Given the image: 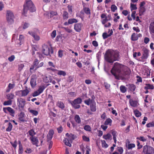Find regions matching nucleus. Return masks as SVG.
<instances>
[{"instance_id": "f257e3e1", "label": "nucleus", "mask_w": 154, "mask_h": 154, "mask_svg": "<svg viewBox=\"0 0 154 154\" xmlns=\"http://www.w3.org/2000/svg\"><path fill=\"white\" fill-rule=\"evenodd\" d=\"M124 66L117 62L114 63L113 67L111 70L112 74L117 79H119L122 77L129 74V70H127L124 73H122Z\"/></svg>"}, {"instance_id": "f03ea898", "label": "nucleus", "mask_w": 154, "mask_h": 154, "mask_svg": "<svg viewBox=\"0 0 154 154\" xmlns=\"http://www.w3.org/2000/svg\"><path fill=\"white\" fill-rule=\"evenodd\" d=\"M119 55L118 51L112 50H108L104 55V58L107 62L112 63L113 62L118 60Z\"/></svg>"}, {"instance_id": "7ed1b4c3", "label": "nucleus", "mask_w": 154, "mask_h": 154, "mask_svg": "<svg viewBox=\"0 0 154 154\" xmlns=\"http://www.w3.org/2000/svg\"><path fill=\"white\" fill-rule=\"evenodd\" d=\"M28 10L32 12H34L36 10V8L31 0H26V3L23 5V14L26 16Z\"/></svg>"}, {"instance_id": "20e7f679", "label": "nucleus", "mask_w": 154, "mask_h": 154, "mask_svg": "<svg viewBox=\"0 0 154 154\" xmlns=\"http://www.w3.org/2000/svg\"><path fill=\"white\" fill-rule=\"evenodd\" d=\"M42 51L44 55L46 56L50 55L51 54H52L53 52L52 48L46 45L42 46Z\"/></svg>"}, {"instance_id": "39448f33", "label": "nucleus", "mask_w": 154, "mask_h": 154, "mask_svg": "<svg viewBox=\"0 0 154 154\" xmlns=\"http://www.w3.org/2000/svg\"><path fill=\"white\" fill-rule=\"evenodd\" d=\"M82 102V100L79 97L75 99L73 101H69V103H70L73 107L75 109H79L80 107L81 106L79 104H80Z\"/></svg>"}, {"instance_id": "423d86ee", "label": "nucleus", "mask_w": 154, "mask_h": 154, "mask_svg": "<svg viewBox=\"0 0 154 154\" xmlns=\"http://www.w3.org/2000/svg\"><path fill=\"white\" fill-rule=\"evenodd\" d=\"M14 17L13 13L10 11H7L6 13V19L7 22L10 24L13 23Z\"/></svg>"}, {"instance_id": "0eeeda50", "label": "nucleus", "mask_w": 154, "mask_h": 154, "mask_svg": "<svg viewBox=\"0 0 154 154\" xmlns=\"http://www.w3.org/2000/svg\"><path fill=\"white\" fill-rule=\"evenodd\" d=\"M143 152L146 154L154 153V148L147 145L143 146Z\"/></svg>"}, {"instance_id": "6e6552de", "label": "nucleus", "mask_w": 154, "mask_h": 154, "mask_svg": "<svg viewBox=\"0 0 154 154\" xmlns=\"http://www.w3.org/2000/svg\"><path fill=\"white\" fill-rule=\"evenodd\" d=\"M37 79V75L35 74H33L31 76V79L30 83L32 87L33 88L35 87L36 85V82Z\"/></svg>"}, {"instance_id": "1a4fd4ad", "label": "nucleus", "mask_w": 154, "mask_h": 154, "mask_svg": "<svg viewBox=\"0 0 154 154\" xmlns=\"http://www.w3.org/2000/svg\"><path fill=\"white\" fill-rule=\"evenodd\" d=\"M26 103L25 100L24 99L20 98L17 99V104L19 107L23 108Z\"/></svg>"}, {"instance_id": "9d476101", "label": "nucleus", "mask_w": 154, "mask_h": 154, "mask_svg": "<svg viewBox=\"0 0 154 154\" xmlns=\"http://www.w3.org/2000/svg\"><path fill=\"white\" fill-rule=\"evenodd\" d=\"M54 134V131L52 130H50L48 133L47 135V141L48 142H51V140L52 139L53 135Z\"/></svg>"}, {"instance_id": "9b49d317", "label": "nucleus", "mask_w": 154, "mask_h": 154, "mask_svg": "<svg viewBox=\"0 0 154 154\" xmlns=\"http://www.w3.org/2000/svg\"><path fill=\"white\" fill-rule=\"evenodd\" d=\"M143 54L142 56V57L143 59H147L149 56V51L145 48H144L143 49Z\"/></svg>"}, {"instance_id": "f8f14e48", "label": "nucleus", "mask_w": 154, "mask_h": 154, "mask_svg": "<svg viewBox=\"0 0 154 154\" xmlns=\"http://www.w3.org/2000/svg\"><path fill=\"white\" fill-rule=\"evenodd\" d=\"M82 24L81 23H78L74 25V29L77 32H79L81 30Z\"/></svg>"}, {"instance_id": "ddd939ff", "label": "nucleus", "mask_w": 154, "mask_h": 154, "mask_svg": "<svg viewBox=\"0 0 154 154\" xmlns=\"http://www.w3.org/2000/svg\"><path fill=\"white\" fill-rule=\"evenodd\" d=\"M28 33L34 38L35 40L38 41L40 39L39 36L34 32H29Z\"/></svg>"}, {"instance_id": "4468645a", "label": "nucleus", "mask_w": 154, "mask_h": 154, "mask_svg": "<svg viewBox=\"0 0 154 154\" xmlns=\"http://www.w3.org/2000/svg\"><path fill=\"white\" fill-rule=\"evenodd\" d=\"M30 139L32 142L33 144L37 146H38V140L37 138L35 137H30Z\"/></svg>"}, {"instance_id": "2eb2a0df", "label": "nucleus", "mask_w": 154, "mask_h": 154, "mask_svg": "<svg viewBox=\"0 0 154 154\" xmlns=\"http://www.w3.org/2000/svg\"><path fill=\"white\" fill-rule=\"evenodd\" d=\"M3 110L4 112L6 113H7V110L12 114H14L15 112L14 111L12 108L10 107L4 108L3 109Z\"/></svg>"}, {"instance_id": "dca6fc26", "label": "nucleus", "mask_w": 154, "mask_h": 154, "mask_svg": "<svg viewBox=\"0 0 154 154\" xmlns=\"http://www.w3.org/2000/svg\"><path fill=\"white\" fill-rule=\"evenodd\" d=\"M149 28L150 33L154 34V21L150 23Z\"/></svg>"}, {"instance_id": "f3484780", "label": "nucleus", "mask_w": 154, "mask_h": 154, "mask_svg": "<svg viewBox=\"0 0 154 154\" xmlns=\"http://www.w3.org/2000/svg\"><path fill=\"white\" fill-rule=\"evenodd\" d=\"M52 79V77L51 75H48V76H46L43 79L44 82L46 83H48L51 82Z\"/></svg>"}, {"instance_id": "a211bd4d", "label": "nucleus", "mask_w": 154, "mask_h": 154, "mask_svg": "<svg viewBox=\"0 0 154 154\" xmlns=\"http://www.w3.org/2000/svg\"><path fill=\"white\" fill-rule=\"evenodd\" d=\"M113 31L112 29L111 31V32L109 34H107L106 32H104L103 33L102 35V36L103 39H105L107 38L108 37L110 36L113 33Z\"/></svg>"}, {"instance_id": "6ab92c4d", "label": "nucleus", "mask_w": 154, "mask_h": 154, "mask_svg": "<svg viewBox=\"0 0 154 154\" xmlns=\"http://www.w3.org/2000/svg\"><path fill=\"white\" fill-rule=\"evenodd\" d=\"M129 103L131 106L133 107H136L137 106V102L136 100H133L132 99L129 100Z\"/></svg>"}, {"instance_id": "aec40b11", "label": "nucleus", "mask_w": 154, "mask_h": 154, "mask_svg": "<svg viewBox=\"0 0 154 154\" xmlns=\"http://www.w3.org/2000/svg\"><path fill=\"white\" fill-rule=\"evenodd\" d=\"M127 86L128 87L129 89L131 91H133L135 90L136 86L134 85L133 84H128L127 85Z\"/></svg>"}, {"instance_id": "412c9836", "label": "nucleus", "mask_w": 154, "mask_h": 154, "mask_svg": "<svg viewBox=\"0 0 154 154\" xmlns=\"http://www.w3.org/2000/svg\"><path fill=\"white\" fill-rule=\"evenodd\" d=\"M91 110L93 112H95L96 110V104L95 102L93 103L90 106Z\"/></svg>"}, {"instance_id": "4be33fe9", "label": "nucleus", "mask_w": 154, "mask_h": 154, "mask_svg": "<svg viewBox=\"0 0 154 154\" xmlns=\"http://www.w3.org/2000/svg\"><path fill=\"white\" fill-rule=\"evenodd\" d=\"M24 113L23 112H21L20 114L19 115V120L21 121L24 122L25 120L24 119Z\"/></svg>"}, {"instance_id": "5701e85b", "label": "nucleus", "mask_w": 154, "mask_h": 154, "mask_svg": "<svg viewBox=\"0 0 154 154\" xmlns=\"http://www.w3.org/2000/svg\"><path fill=\"white\" fill-rule=\"evenodd\" d=\"M75 137L76 136L74 134H69V135L68 136V138L67 139V140H69L70 141H71L75 139Z\"/></svg>"}, {"instance_id": "b1692460", "label": "nucleus", "mask_w": 154, "mask_h": 154, "mask_svg": "<svg viewBox=\"0 0 154 154\" xmlns=\"http://www.w3.org/2000/svg\"><path fill=\"white\" fill-rule=\"evenodd\" d=\"M57 105L60 108L62 109H63L65 107L63 103L61 101H58Z\"/></svg>"}, {"instance_id": "393cba45", "label": "nucleus", "mask_w": 154, "mask_h": 154, "mask_svg": "<svg viewBox=\"0 0 154 154\" xmlns=\"http://www.w3.org/2000/svg\"><path fill=\"white\" fill-rule=\"evenodd\" d=\"M137 36V34L135 33H133L131 37V40L133 41L137 40L138 39V38Z\"/></svg>"}, {"instance_id": "a878e982", "label": "nucleus", "mask_w": 154, "mask_h": 154, "mask_svg": "<svg viewBox=\"0 0 154 154\" xmlns=\"http://www.w3.org/2000/svg\"><path fill=\"white\" fill-rule=\"evenodd\" d=\"M21 91L22 92V96H26L29 92V91L27 89Z\"/></svg>"}, {"instance_id": "bb28decb", "label": "nucleus", "mask_w": 154, "mask_h": 154, "mask_svg": "<svg viewBox=\"0 0 154 154\" xmlns=\"http://www.w3.org/2000/svg\"><path fill=\"white\" fill-rule=\"evenodd\" d=\"M83 10L86 14L87 15H90V16H89V17H90V15L91 14L90 10V9L88 8L85 7L83 8Z\"/></svg>"}, {"instance_id": "cd10ccee", "label": "nucleus", "mask_w": 154, "mask_h": 154, "mask_svg": "<svg viewBox=\"0 0 154 154\" xmlns=\"http://www.w3.org/2000/svg\"><path fill=\"white\" fill-rule=\"evenodd\" d=\"M103 138L106 140H111V136L109 133L107 134L106 135H104L103 136Z\"/></svg>"}, {"instance_id": "c85d7f7f", "label": "nucleus", "mask_w": 154, "mask_h": 154, "mask_svg": "<svg viewBox=\"0 0 154 154\" xmlns=\"http://www.w3.org/2000/svg\"><path fill=\"white\" fill-rule=\"evenodd\" d=\"M154 88V86L152 85L149 84H146V86L145 87L144 89H153Z\"/></svg>"}, {"instance_id": "c756f323", "label": "nucleus", "mask_w": 154, "mask_h": 154, "mask_svg": "<svg viewBox=\"0 0 154 154\" xmlns=\"http://www.w3.org/2000/svg\"><path fill=\"white\" fill-rule=\"evenodd\" d=\"M77 20L74 18L69 19L68 20V23L69 24H71L73 23H76L77 22Z\"/></svg>"}, {"instance_id": "7c9ffc66", "label": "nucleus", "mask_w": 154, "mask_h": 154, "mask_svg": "<svg viewBox=\"0 0 154 154\" xmlns=\"http://www.w3.org/2000/svg\"><path fill=\"white\" fill-rule=\"evenodd\" d=\"M75 121L78 123H80L81 122L80 118L78 115L75 116Z\"/></svg>"}, {"instance_id": "2f4dec72", "label": "nucleus", "mask_w": 154, "mask_h": 154, "mask_svg": "<svg viewBox=\"0 0 154 154\" xmlns=\"http://www.w3.org/2000/svg\"><path fill=\"white\" fill-rule=\"evenodd\" d=\"M8 127L6 128V131H7L10 132L12 130L13 126L11 122L8 123Z\"/></svg>"}, {"instance_id": "473e14b6", "label": "nucleus", "mask_w": 154, "mask_h": 154, "mask_svg": "<svg viewBox=\"0 0 154 154\" xmlns=\"http://www.w3.org/2000/svg\"><path fill=\"white\" fill-rule=\"evenodd\" d=\"M140 15L141 14L145 11V8L144 7H140L139 8Z\"/></svg>"}, {"instance_id": "72a5a7b5", "label": "nucleus", "mask_w": 154, "mask_h": 154, "mask_svg": "<svg viewBox=\"0 0 154 154\" xmlns=\"http://www.w3.org/2000/svg\"><path fill=\"white\" fill-rule=\"evenodd\" d=\"M121 91L122 93H125L127 91L126 87L123 85H121L120 87Z\"/></svg>"}, {"instance_id": "f704fd0d", "label": "nucleus", "mask_w": 154, "mask_h": 154, "mask_svg": "<svg viewBox=\"0 0 154 154\" xmlns=\"http://www.w3.org/2000/svg\"><path fill=\"white\" fill-rule=\"evenodd\" d=\"M134 112L137 117H138L141 116V113L137 109L134 111Z\"/></svg>"}, {"instance_id": "c9c22d12", "label": "nucleus", "mask_w": 154, "mask_h": 154, "mask_svg": "<svg viewBox=\"0 0 154 154\" xmlns=\"http://www.w3.org/2000/svg\"><path fill=\"white\" fill-rule=\"evenodd\" d=\"M57 74L59 75H62L64 76L66 75L65 72L62 70H58Z\"/></svg>"}, {"instance_id": "e433bc0d", "label": "nucleus", "mask_w": 154, "mask_h": 154, "mask_svg": "<svg viewBox=\"0 0 154 154\" xmlns=\"http://www.w3.org/2000/svg\"><path fill=\"white\" fill-rule=\"evenodd\" d=\"M67 139L65 138L63 140L64 142V143L65 145H67V146H68L69 147H71V144L70 143L69 140L67 141V142L66 141Z\"/></svg>"}, {"instance_id": "4c0bfd02", "label": "nucleus", "mask_w": 154, "mask_h": 154, "mask_svg": "<svg viewBox=\"0 0 154 154\" xmlns=\"http://www.w3.org/2000/svg\"><path fill=\"white\" fill-rule=\"evenodd\" d=\"M38 60L37 59H35L34 61L33 64L35 66V70H36L37 68V66H38Z\"/></svg>"}, {"instance_id": "58836bf2", "label": "nucleus", "mask_w": 154, "mask_h": 154, "mask_svg": "<svg viewBox=\"0 0 154 154\" xmlns=\"http://www.w3.org/2000/svg\"><path fill=\"white\" fill-rule=\"evenodd\" d=\"M14 94L11 93L7 95L8 99L9 100H11V99H13L14 98Z\"/></svg>"}, {"instance_id": "ea45409f", "label": "nucleus", "mask_w": 154, "mask_h": 154, "mask_svg": "<svg viewBox=\"0 0 154 154\" xmlns=\"http://www.w3.org/2000/svg\"><path fill=\"white\" fill-rule=\"evenodd\" d=\"M28 133L31 137H34L33 136L35 134V132L32 129L28 131Z\"/></svg>"}, {"instance_id": "a19ab883", "label": "nucleus", "mask_w": 154, "mask_h": 154, "mask_svg": "<svg viewBox=\"0 0 154 154\" xmlns=\"http://www.w3.org/2000/svg\"><path fill=\"white\" fill-rule=\"evenodd\" d=\"M45 88V87L44 86H40L39 87L38 91L40 94H41Z\"/></svg>"}, {"instance_id": "79ce46f5", "label": "nucleus", "mask_w": 154, "mask_h": 154, "mask_svg": "<svg viewBox=\"0 0 154 154\" xmlns=\"http://www.w3.org/2000/svg\"><path fill=\"white\" fill-rule=\"evenodd\" d=\"M68 17V13L66 11H64L63 14V19H67Z\"/></svg>"}, {"instance_id": "37998d69", "label": "nucleus", "mask_w": 154, "mask_h": 154, "mask_svg": "<svg viewBox=\"0 0 154 154\" xmlns=\"http://www.w3.org/2000/svg\"><path fill=\"white\" fill-rule=\"evenodd\" d=\"M102 146L103 147H104L105 148H106L108 147V145L106 143V141L105 140H102Z\"/></svg>"}, {"instance_id": "c03bdc74", "label": "nucleus", "mask_w": 154, "mask_h": 154, "mask_svg": "<svg viewBox=\"0 0 154 154\" xmlns=\"http://www.w3.org/2000/svg\"><path fill=\"white\" fill-rule=\"evenodd\" d=\"M131 11L133 10H136L137 9V8L136 7V5L132 3L131 4Z\"/></svg>"}, {"instance_id": "a18cd8bd", "label": "nucleus", "mask_w": 154, "mask_h": 154, "mask_svg": "<svg viewBox=\"0 0 154 154\" xmlns=\"http://www.w3.org/2000/svg\"><path fill=\"white\" fill-rule=\"evenodd\" d=\"M112 122V120L109 118H108L106 119V120L104 122V124L106 125H109V124L111 123Z\"/></svg>"}, {"instance_id": "49530a36", "label": "nucleus", "mask_w": 154, "mask_h": 154, "mask_svg": "<svg viewBox=\"0 0 154 154\" xmlns=\"http://www.w3.org/2000/svg\"><path fill=\"white\" fill-rule=\"evenodd\" d=\"M135 147V145L134 143H130L128 145V149H131Z\"/></svg>"}, {"instance_id": "de8ad7c7", "label": "nucleus", "mask_w": 154, "mask_h": 154, "mask_svg": "<svg viewBox=\"0 0 154 154\" xmlns=\"http://www.w3.org/2000/svg\"><path fill=\"white\" fill-rule=\"evenodd\" d=\"M111 10L112 12H115L117 9V7L114 5H112L111 6Z\"/></svg>"}, {"instance_id": "09e8293b", "label": "nucleus", "mask_w": 154, "mask_h": 154, "mask_svg": "<svg viewBox=\"0 0 154 154\" xmlns=\"http://www.w3.org/2000/svg\"><path fill=\"white\" fill-rule=\"evenodd\" d=\"M84 129L87 131H90L91 130V128L89 125H86L84 128Z\"/></svg>"}, {"instance_id": "8fccbe9b", "label": "nucleus", "mask_w": 154, "mask_h": 154, "mask_svg": "<svg viewBox=\"0 0 154 154\" xmlns=\"http://www.w3.org/2000/svg\"><path fill=\"white\" fill-rule=\"evenodd\" d=\"M29 112L35 116H36L38 114V112L37 111L32 109L30 110Z\"/></svg>"}, {"instance_id": "3c124183", "label": "nucleus", "mask_w": 154, "mask_h": 154, "mask_svg": "<svg viewBox=\"0 0 154 154\" xmlns=\"http://www.w3.org/2000/svg\"><path fill=\"white\" fill-rule=\"evenodd\" d=\"M12 103V101L11 100H9L7 101H5L4 102L3 104L4 105H11Z\"/></svg>"}, {"instance_id": "603ef678", "label": "nucleus", "mask_w": 154, "mask_h": 154, "mask_svg": "<svg viewBox=\"0 0 154 154\" xmlns=\"http://www.w3.org/2000/svg\"><path fill=\"white\" fill-rule=\"evenodd\" d=\"M50 17H53L54 16L56 15H57V13L56 11H52L50 13Z\"/></svg>"}, {"instance_id": "864d4df0", "label": "nucleus", "mask_w": 154, "mask_h": 154, "mask_svg": "<svg viewBox=\"0 0 154 154\" xmlns=\"http://www.w3.org/2000/svg\"><path fill=\"white\" fill-rule=\"evenodd\" d=\"M137 139H138L141 141H142L143 142H145L146 140V139L143 137L141 136L140 137H138L137 138Z\"/></svg>"}, {"instance_id": "5fc2aeb1", "label": "nucleus", "mask_w": 154, "mask_h": 154, "mask_svg": "<svg viewBox=\"0 0 154 154\" xmlns=\"http://www.w3.org/2000/svg\"><path fill=\"white\" fill-rule=\"evenodd\" d=\"M23 149L22 145H19V153L20 154H22L23 153Z\"/></svg>"}, {"instance_id": "6e6d98bb", "label": "nucleus", "mask_w": 154, "mask_h": 154, "mask_svg": "<svg viewBox=\"0 0 154 154\" xmlns=\"http://www.w3.org/2000/svg\"><path fill=\"white\" fill-rule=\"evenodd\" d=\"M154 126V123L153 122H150L146 124V126L148 128L153 127Z\"/></svg>"}, {"instance_id": "4d7b16f0", "label": "nucleus", "mask_w": 154, "mask_h": 154, "mask_svg": "<svg viewBox=\"0 0 154 154\" xmlns=\"http://www.w3.org/2000/svg\"><path fill=\"white\" fill-rule=\"evenodd\" d=\"M23 39H24L23 36L22 35H20V37H19V40L20 41V42L19 43L20 46L21 44V41H22L23 40Z\"/></svg>"}, {"instance_id": "13d9d810", "label": "nucleus", "mask_w": 154, "mask_h": 154, "mask_svg": "<svg viewBox=\"0 0 154 154\" xmlns=\"http://www.w3.org/2000/svg\"><path fill=\"white\" fill-rule=\"evenodd\" d=\"M15 57L14 55H11V57L8 58V60L10 62H12L13 61Z\"/></svg>"}, {"instance_id": "bf43d9fd", "label": "nucleus", "mask_w": 154, "mask_h": 154, "mask_svg": "<svg viewBox=\"0 0 154 154\" xmlns=\"http://www.w3.org/2000/svg\"><path fill=\"white\" fill-rule=\"evenodd\" d=\"M11 143L14 148H16L17 147V141L16 140H15L14 142H11Z\"/></svg>"}, {"instance_id": "052dcab7", "label": "nucleus", "mask_w": 154, "mask_h": 154, "mask_svg": "<svg viewBox=\"0 0 154 154\" xmlns=\"http://www.w3.org/2000/svg\"><path fill=\"white\" fill-rule=\"evenodd\" d=\"M51 35L53 38H54L56 35V31L54 30L51 33Z\"/></svg>"}, {"instance_id": "680f3d73", "label": "nucleus", "mask_w": 154, "mask_h": 154, "mask_svg": "<svg viewBox=\"0 0 154 154\" xmlns=\"http://www.w3.org/2000/svg\"><path fill=\"white\" fill-rule=\"evenodd\" d=\"M24 65L23 64H21L18 65V69L20 71H21L23 68Z\"/></svg>"}, {"instance_id": "e2e57ef3", "label": "nucleus", "mask_w": 154, "mask_h": 154, "mask_svg": "<svg viewBox=\"0 0 154 154\" xmlns=\"http://www.w3.org/2000/svg\"><path fill=\"white\" fill-rule=\"evenodd\" d=\"M149 41V39L148 37H145L144 39V42L146 44H147Z\"/></svg>"}, {"instance_id": "0e129e2a", "label": "nucleus", "mask_w": 154, "mask_h": 154, "mask_svg": "<svg viewBox=\"0 0 154 154\" xmlns=\"http://www.w3.org/2000/svg\"><path fill=\"white\" fill-rule=\"evenodd\" d=\"M108 20L107 17H106L104 19L102 20V23L104 25Z\"/></svg>"}, {"instance_id": "69168bd1", "label": "nucleus", "mask_w": 154, "mask_h": 154, "mask_svg": "<svg viewBox=\"0 0 154 154\" xmlns=\"http://www.w3.org/2000/svg\"><path fill=\"white\" fill-rule=\"evenodd\" d=\"M84 141L87 142H89V139L88 137H87L86 136H84L82 137Z\"/></svg>"}, {"instance_id": "338daca9", "label": "nucleus", "mask_w": 154, "mask_h": 154, "mask_svg": "<svg viewBox=\"0 0 154 154\" xmlns=\"http://www.w3.org/2000/svg\"><path fill=\"white\" fill-rule=\"evenodd\" d=\"M14 84H11V83H10L9 84L8 87L9 88L11 89L13 88L14 87Z\"/></svg>"}, {"instance_id": "774afa93", "label": "nucleus", "mask_w": 154, "mask_h": 154, "mask_svg": "<svg viewBox=\"0 0 154 154\" xmlns=\"http://www.w3.org/2000/svg\"><path fill=\"white\" fill-rule=\"evenodd\" d=\"M29 26V24L28 23H25L23 26V28L24 29L28 28Z\"/></svg>"}]
</instances>
